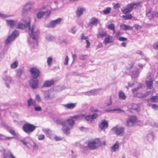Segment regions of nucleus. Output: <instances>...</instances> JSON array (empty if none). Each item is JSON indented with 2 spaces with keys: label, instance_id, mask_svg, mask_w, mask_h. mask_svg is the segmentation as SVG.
Wrapping results in <instances>:
<instances>
[{
  "label": "nucleus",
  "instance_id": "f257e3e1",
  "mask_svg": "<svg viewBox=\"0 0 158 158\" xmlns=\"http://www.w3.org/2000/svg\"><path fill=\"white\" fill-rule=\"evenodd\" d=\"M28 28L29 34L30 36L34 41L35 45L38 44V40L39 37L40 31L38 28L35 25L31 26L30 22L28 21L25 25L20 23L18 25V28L19 29Z\"/></svg>",
  "mask_w": 158,
  "mask_h": 158
},
{
  "label": "nucleus",
  "instance_id": "bb28decb",
  "mask_svg": "<svg viewBox=\"0 0 158 158\" xmlns=\"http://www.w3.org/2000/svg\"><path fill=\"white\" fill-rule=\"evenodd\" d=\"M54 96L51 95L48 92L46 91L45 93L44 98L47 100L52 99L54 98Z\"/></svg>",
  "mask_w": 158,
  "mask_h": 158
},
{
  "label": "nucleus",
  "instance_id": "3c124183",
  "mask_svg": "<svg viewBox=\"0 0 158 158\" xmlns=\"http://www.w3.org/2000/svg\"><path fill=\"white\" fill-rule=\"evenodd\" d=\"M69 59L68 56H66L65 60V62L64 63V64L65 65H67L68 64Z\"/></svg>",
  "mask_w": 158,
  "mask_h": 158
},
{
  "label": "nucleus",
  "instance_id": "7ed1b4c3",
  "mask_svg": "<svg viewBox=\"0 0 158 158\" xmlns=\"http://www.w3.org/2000/svg\"><path fill=\"white\" fill-rule=\"evenodd\" d=\"M37 127L28 123L25 124L22 127L23 130L26 133L30 134L35 130Z\"/></svg>",
  "mask_w": 158,
  "mask_h": 158
},
{
  "label": "nucleus",
  "instance_id": "ea45409f",
  "mask_svg": "<svg viewBox=\"0 0 158 158\" xmlns=\"http://www.w3.org/2000/svg\"><path fill=\"white\" fill-rule=\"evenodd\" d=\"M18 65V62L17 61H15L11 65V67L12 68L14 69L16 68Z\"/></svg>",
  "mask_w": 158,
  "mask_h": 158
},
{
  "label": "nucleus",
  "instance_id": "ddd939ff",
  "mask_svg": "<svg viewBox=\"0 0 158 158\" xmlns=\"http://www.w3.org/2000/svg\"><path fill=\"white\" fill-rule=\"evenodd\" d=\"M151 92L148 91L145 93H139L135 95V96L140 98H144L150 94Z\"/></svg>",
  "mask_w": 158,
  "mask_h": 158
},
{
  "label": "nucleus",
  "instance_id": "72a5a7b5",
  "mask_svg": "<svg viewBox=\"0 0 158 158\" xmlns=\"http://www.w3.org/2000/svg\"><path fill=\"white\" fill-rule=\"evenodd\" d=\"M16 77L17 78H19L22 74V70L20 69H18L16 70Z\"/></svg>",
  "mask_w": 158,
  "mask_h": 158
},
{
  "label": "nucleus",
  "instance_id": "f03ea898",
  "mask_svg": "<svg viewBox=\"0 0 158 158\" xmlns=\"http://www.w3.org/2000/svg\"><path fill=\"white\" fill-rule=\"evenodd\" d=\"M141 2H133L128 4L126 8L121 9L122 12L124 14L129 13L131 12L134 9H135L138 7L141 4Z\"/></svg>",
  "mask_w": 158,
  "mask_h": 158
},
{
  "label": "nucleus",
  "instance_id": "e2e57ef3",
  "mask_svg": "<svg viewBox=\"0 0 158 158\" xmlns=\"http://www.w3.org/2000/svg\"><path fill=\"white\" fill-rule=\"evenodd\" d=\"M152 16L153 18H155V17L158 18V12L152 14Z\"/></svg>",
  "mask_w": 158,
  "mask_h": 158
},
{
  "label": "nucleus",
  "instance_id": "5701e85b",
  "mask_svg": "<svg viewBox=\"0 0 158 158\" xmlns=\"http://www.w3.org/2000/svg\"><path fill=\"white\" fill-rule=\"evenodd\" d=\"M120 27L121 29L124 30H132V27L124 24L121 25Z\"/></svg>",
  "mask_w": 158,
  "mask_h": 158
},
{
  "label": "nucleus",
  "instance_id": "4c0bfd02",
  "mask_svg": "<svg viewBox=\"0 0 158 158\" xmlns=\"http://www.w3.org/2000/svg\"><path fill=\"white\" fill-rule=\"evenodd\" d=\"M98 115V114L96 113H94L92 115H90L91 121H92L93 119H96Z\"/></svg>",
  "mask_w": 158,
  "mask_h": 158
},
{
  "label": "nucleus",
  "instance_id": "a19ab883",
  "mask_svg": "<svg viewBox=\"0 0 158 158\" xmlns=\"http://www.w3.org/2000/svg\"><path fill=\"white\" fill-rule=\"evenodd\" d=\"M52 61L53 59L52 57H50L48 58L47 62L48 66H50L51 64Z\"/></svg>",
  "mask_w": 158,
  "mask_h": 158
},
{
  "label": "nucleus",
  "instance_id": "5fc2aeb1",
  "mask_svg": "<svg viewBox=\"0 0 158 158\" xmlns=\"http://www.w3.org/2000/svg\"><path fill=\"white\" fill-rule=\"evenodd\" d=\"M34 110L36 111H40L42 110V108L40 106H35L34 108Z\"/></svg>",
  "mask_w": 158,
  "mask_h": 158
},
{
  "label": "nucleus",
  "instance_id": "c03bdc74",
  "mask_svg": "<svg viewBox=\"0 0 158 158\" xmlns=\"http://www.w3.org/2000/svg\"><path fill=\"white\" fill-rule=\"evenodd\" d=\"M28 11H29L23 7L22 10V15L23 16L26 15Z\"/></svg>",
  "mask_w": 158,
  "mask_h": 158
},
{
  "label": "nucleus",
  "instance_id": "c9c22d12",
  "mask_svg": "<svg viewBox=\"0 0 158 158\" xmlns=\"http://www.w3.org/2000/svg\"><path fill=\"white\" fill-rule=\"evenodd\" d=\"M43 11H40L37 13V18L38 19H40L44 15Z\"/></svg>",
  "mask_w": 158,
  "mask_h": 158
},
{
  "label": "nucleus",
  "instance_id": "2f4dec72",
  "mask_svg": "<svg viewBox=\"0 0 158 158\" xmlns=\"http://www.w3.org/2000/svg\"><path fill=\"white\" fill-rule=\"evenodd\" d=\"M143 84H139V85L136 87L135 88L132 90V91L134 94H136L135 93L140 88H141L143 86Z\"/></svg>",
  "mask_w": 158,
  "mask_h": 158
},
{
  "label": "nucleus",
  "instance_id": "423d86ee",
  "mask_svg": "<svg viewBox=\"0 0 158 158\" xmlns=\"http://www.w3.org/2000/svg\"><path fill=\"white\" fill-rule=\"evenodd\" d=\"M56 123L58 124L62 125L64 127L62 128L63 132L66 135H68L69 133L70 128L66 126V121L60 119H58Z\"/></svg>",
  "mask_w": 158,
  "mask_h": 158
},
{
  "label": "nucleus",
  "instance_id": "9b49d317",
  "mask_svg": "<svg viewBox=\"0 0 158 158\" xmlns=\"http://www.w3.org/2000/svg\"><path fill=\"white\" fill-rule=\"evenodd\" d=\"M61 18H59L55 20L51 21L49 23L47 24L46 26L48 27L53 28L57 25L61 23Z\"/></svg>",
  "mask_w": 158,
  "mask_h": 158
},
{
  "label": "nucleus",
  "instance_id": "4be33fe9",
  "mask_svg": "<svg viewBox=\"0 0 158 158\" xmlns=\"http://www.w3.org/2000/svg\"><path fill=\"white\" fill-rule=\"evenodd\" d=\"M85 10V9L83 8H78L76 11V14L77 17H79L82 15L83 12Z\"/></svg>",
  "mask_w": 158,
  "mask_h": 158
},
{
  "label": "nucleus",
  "instance_id": "e433bc0d",
  "mask_svg": "<svg viewBox=\"0 0 158 158\" xmlns=\"http://www.w3.org/2000/svg\"><path fill=\"white\" fill-rule=\"evenodd\" d=\"M139 72L138 70L135 72H133L132 73V78H135L136 77H137L139 76Z\"/></svg>",
  "mask_w": 158,
  "mask_h": 158
},
{
  "label": "nucleus",
  "instance_id": "9d476101",
  "mask_svg": "<svg viewBox=\"0 0 158 158\" xmlns=\"http://www.w3.org/2000/svg\"><path fill=\"white\" fill-rule=\"evenodd\" d=\"M125 129L122 127H113L112 130L113 132L117 135L122 136L124 132Z\"/></svg>",
  "mask_w": 158,
  "mask_h": 158
},
{
  "label": "nucleus",
  "instance_id": "37998d69",
  "mask_svg": "<svg viewBox=\"0 0 158 158\" xmlns=\"http://www.w3.org/2000/svg\"><path fill=\"white\" fill-rule=\"evenodd\" d=\"M158 98V97L156 95L155 96H153L150 99V100L151 102H156V100Z\"/></svg>",
  "mask_w": 158,
  "mask_h": 158
},
{
  "label": "nucleus",
  "instance_id": "a211bd4d",
  "mask_svg": "<svg viewBox=\"0 0 158 158\" xmlns=\"http://www.w3.org/2000/svg\"><path fill=\"white\" fill-rule=\"evenodd\" d=\"M114 41V40L112 36L108 35L107 37H106L104 40V43L105 44L108 43H110L113 42Z\"/></svg>",
  "mask_w": 158,
  "mask_h": 158
},
{
  "label": "nucleus",
  "instance_id": "09e8293b",
  "mask_svg": "<svg viewBox=\"0 0 158 158\" xmlns=\"http://www.w3.org/2000/svg\"><path fill=\"white\" fill-rule=\"evenodd\" d=\"M45 137L44 135L43 134H40L38 136V139L40 140H43L44 139Z\"/></svg>",
  "mask_w": 158,
  "mask_h": 158
},
{
  "label": "nucleus",
  "instance_id": "79ce46f5",
  "mask_svg": "<svg viewBox=\"0 0 158 158\" xmlns=\"http://www.w3.org/2000/svg\"><path fill=\"white\" fill-rule=\"evenodd\" d=\"M90 110L92 113L97 112L98 111V110L97 109L95 108L94 106H92L90 107Z\"/></svg>",
  "mask_w": 158,
  "mask_h": 158
},
{
  "label": "nucleus",
  "instance_id": "49530a36",
  "mask_svg": "<svg viewBox=\"0 0 158 158\" xmlns=\"http://www.w3.org/2000/svg\"><path fill=\"white\" fill-rule=\"evenodd\" d=\"M87 57V55H81L80 56L79 58L81 60H85Z\"/></svg>",
  "mask_w": 158,
  "mask_h": 158
},
{
  "label": "nucleus",
  "instance_id": "69168bd1",
  "mask_svg": "<svg viewBox=\"0 0 158 158\" xmlns=\"http://www.w3.org/2000/svg\"><path fill=\"white\" fill-rule=\"evenodd\" d=\"M120 7V5L119 3H116L114 6V8L115 9H117Z\"/></svg>",
  "mask_w": 158,
  "mask_h": 158
},
{
  "label": "nucleus",
  "instance_id": "6ab92c4d",
  "mask_svg": "<svg viewBox=\"0 0 158 158\" xmlns=\"http://www.w3.org/2000/svg\"><path fill=\"white\" fill-rule=\"evenodd\" d=\"M146 83L148 89H152L153 85V81L152 78H150L148 80H146Z\"/></svg>",
  "mask_w": 158,
  "mask_h": 158
},
{
  "label": "nucleus",
  "instance_id": "864d4df0",
  "mask_svg": "<svg viewBox=\"0 0 158 158\" xmlns=\"http://www.w3.org/2000/svg\"><path fill=\"white\" fill-rule=\"evenodd\" d=\"M112 111H117L118 113H121V112H124V111L120 109H113Z\"/></svg>",
  "mask_w": 158,
  "mask_h": 158
},
{
  "label": "nucleus",
  "instance_id": "f8f14e48",
  "mask_svg": "<svg viewBox=\"0 0 158 158\" xmlns=\"http://www.w3.org/2000/svg\"><path fill=\"white\" fill-rule=\"evenodd\" d=\"M3 79L5 81L6 87L8 88H10V84H13L14 83V81L12 78L9 76H6L5 77H3Z\"/></svg>",
  "mask_w": 158,
  "mask_h": 158
},
{
  "label": "nucleus",
  "instance_id": "1a4fd4ad",
  "mask_svg": "<svg viewBox=\"0 0 158 158\" xmlns=\"http://www.w3.org/2000/svg\"><path fill=\"white\" fill-rule=\"evenodd\" d=\"M29 85L33 89H36L38 88L39 81L37 79L31 78L29 81Z\"/></svg>",
  "mask_w": 158,
  "mask_h": 158
},
{
  "label": "nucleus",
  "instance_id": "dca6fc26",
  "mask_svg": "<svg viewBox=\"0 0 158 158\" xmlns=\"http://www.w3.org/2000/svg\"><path fill=\"white\" fill-rule=\"evenodd\" d=\"M98 22L97 19L95 18H91L89 20V22L88 25L89 26L91 25H97L98 23Z\"/></svg>",
  "mask_w": 158,
  "mask_h": 158
},
{
  "label": "nucleus",
  "instance_id": "aec40b11",
  "mask_svg": "<svg viewBox=\"0 0 158 158\" xmlns=\"http://www.w3.org/2000/svg\"><path fill=\"white\" fill-rule=\"evenodd\" d=\"M99 126L100 129H102L105 127H107L108 123L105 120H104L99 124Z\"/></svg>",
  "mask_w": 158,
  "mask_h": 158
},
{
  "label": "nucleus",
  "instance_id": "de8ad7c7",
  "mask_svg": "<svg viewBox=\"0 0 158 158\" xmlns=\"http://www.w3.org/2000/svg\"><path fill=\"white\" fill-rule=\"evenodd\" d=\"M84 118L85 120L87 121H91L90 115H88L87 116H86L85 114V116H84Z\"/></svg>",
  "mask_w": 158,
  "mask_h": 158
},
{
  "label": "nucleus",
  "instance_id": "c85d7f7f",
  "mask_svg": "<svg viewBox=\"0 0 158 158\" xmlns=\"http://www.w3.org/2000/svg\"><path fill=\"white\" fill-rule=\"evenodd\" d=\"M4 127L6 128L7 130L13 135L15 136L16 135V134L14 130L12 129L8 126L5 125Z\"/></svg>",
  "mask_w": 158,
  "mask_h": 158
},
{
  "label": "nucleus",
  "instance_id": "8fccbe9b",
  "mask_svg": "<svg viewBox=\"0 0 158 158\" xmlns=\"http://www.w3.org/2000/svg\"><path fill=\"white\" fill-rule=\"evenodd\" d=\"M43 12H44V16H46V18L48 17L49 16V15H50V12L49 10H47L46 11H45V12L43 11Z\"/></svg>",
  "mask_w": 158,
  "mask_h": 158
},
{
  "label": "nucleus",
  "instance_id": "13d9d810",
  "mask_svg": "<svg viewBox=\"0 0 158 158\" xmlns=\"http://www.w3.org/2000/svg\"><path fill=\"white\" fill-rule=\"evenodd\" d=\"M153 48L154 49H158V42L157 43H155L153 44Z\"/></svg>",
  "mask_w": 158,
  "mask_h": 158
},
{
  "label": "nucleus",
  "instance_id": "39448f33",
  "mask_svg": "<svg viewBox=\"0 0 158 158\" xmlns=\"http://www.w3.org/2000/svg\"><path fill=\"white\" fill-rule=\"evenodd\" d=\"M19 31L17 30H15L6 40L5 41V44L7 45L10 44L19 35Z\"/></svg>",
  "mask_w": 158,
  "mask_h": 158
},
{
  "label": "nucleus",
  "instance_id": "2eb2a0df",
  "mask_svg": "<svg viewBox=\"0 0 158 158\" xmlns=\"http://www.w3.org/2000/svg\"><path fill=\"white\" fill-rule=\"evenodd\" d=\"M107 35L106 31L99 30L97 35V37L98 38H102L104 37H107Z\"/></svg>",
  "mask_w": 158,
  "mask_h": 158
},
{
  "label": "nucleus",
  "instance_id": "bf43d9fd",
  "mask_svg": "<svg viewBox=\"0 0 158 158\" xmlns=\"http://www.w3.org/2000/svg\"><path fill=\"white\" fill-rule=\"evenodd\" d=\"M86 42L87 44L86 47L87 48H88L90 46V42L87 40V39L86 40Z\"/></svg>",
  "mask_w": 158,
  "mask_h": 158
},
{
  "label": "nucleus",
  "instance_id": "b1692460",
  "mask_svg": "<svg viewBox=\"0 0 158 158\" xmlns=\"http://www.w3.org/2000/svg\"><path fill=\"white\" fill-rule=\"evenodd\" d=\"M63 105L68 109H72L76 106V104L75 103H70L64 104Z\"/></svg>",
  "mask_w": 158,
  "mask_h": 158
},
{
  "label": "nucleus",
  "instance_id": "338daca9",
  "mask_svg": "<svg viewBox=\"0 0 158 158\" xmlns=\"http://www.w3.org/2000/svg\"><path fill=\"white\" fill-rule=\"evenodd\" d=\"M76 31L75 28L74 27H72L71 28L70 32L73 34L75 33Z\"/></svg>",
  "mask_w": 158,
  "mask_h": 158
},
{
  "label": "nucleus",
  "instance_id": "6e6552de",
  "mask_svg": "<svg viewBox=\"0 0 158 158\" xmlns=\"http://www.w3.org/2000/svg\"><path fill=\"white\" fill-rule=\"evenodd\" d=\"M137 120L136 116L132 115L129 116L127 120V125L128 127H131L134 126Z\"/></svg>",
  "mask_w": 158,
  "mask_h": 158
},
{
  "label": "nucleus",
  "instance_id": "603ef678",
  "mask_svg": "<svg viewBox=\"0 0 158 158\" xmlns=\"http://www.w3.org/2000/svg\"><path fill=\"white\" fill-rule=\"evenodd\" d=\"M118 40L121 41H125L127 40V38L123 37H120L118 38Z\"/></svg>",
  "mask_w": 158,
  "mask_h": 158
},
{
  "label": "nucleus",
  "instance_id": "f704fd0d",
  "mask_svg": "<svg viewBox=\"0 0 158 158\" xmlns=\"http://www.w3.org/2000/svg\"><path fill=\"white\" fill-rule=\"evenodd\" d=\"M123 18L125 20L131 19L132 18V16L131 14H127L123 16Z\"/></svg>",
  "mask_w": 158,
  "mask_h": 158
},
{
  "label": "nucleus",
  "instance_id": "a18cd8bd",
  "mask_svg": "<svg viewBox=\"0 0 158 158\" xmlns=\"http://www.w3.org/2000/svg\"><path fill=\"white\" fill-rule=\"evenodd\" d=\"M108 28L111 30H114V29H115V27L114 24L113 23L110 24L108 26Z\"/></svg>",
  "mask_w": 158,
  "mask_h": 158
},
{
  "label": "nucleus",
  "instance_id": "a878e982",
  "mask_svg": "<svg viewBox=\"0 0 158 158\" xmlns=\"http://www.w3.org/2000/svg\"><path fill=\"white\" fill-rule=\"evenodd\" d=\"M74 124V121L72 119H68L66 121V126L68 124L69 126V127L70 128V129L72 128L73 125Z\"/></svg>",
  "mask_w": 158,
  "mask_h": 158
},
{
  "label": "nucleus",
  "instance_id": "6e6d98bb",
  "mask_svg": "<svg viewBox=\"0 0 158 158\" xmlns=\"http://www.w3.org/2000/svg\"><path fill=\"white\" fill-rule=\"evenodd\" d=\"M147 137H148V140H150L153 139V135L151 134H150L148 135Z\"/></svg>",
  "mask_w": 158,
  "mask_h": 158
},
{
  "label": "nucleus",
  "instance_id": "f3484780",
  "mask_svg": "<svg viewBox=\"0 0 158 158\" xmlns=\"http://www.w3.org/2000/svg\"><path fill=\"white\" fill-rule=\"evenodd\" d=\"M54 83L53 80L46 81H45L43 85V87H49L52 85Z\"/></svg>",
  "mask_w": 158,
  "mask_h": 158
},
{
  "label": "nucleus",
  "instance_id": "393cba45",
  "mask_svg": "<svg viewBox=\"0 0 158 158\" xmlns=\"http://www.w3.org/2000/svg\"><path fill=\"white\" fill-rule=\"evenodd\" d=\"M85 116V114H81L75 115L71 117V118H74L77 120H81L83 119Z\"/></svg>",
  "mask_w": 158,
  "mask_h": 158
},
{
  "label": "nucleus",
  "instance_id": "052dcab7",
  "mask_svg": "<svg viewBox=\"0 0 158 158\" xmlns=\"http://www.w3.org/2000/svg\"><path fill=\"white\" fill-rule=\"evenodd\" d=\"M112 103V101L111 99V98H110V99L109 101L106 102V104L107 106H108L109 105H110Z\"/></svg>",
  "mask_w": 158,
  "mask_h": 158
},
{
  "label": "nucleus",
  "instance_id": "4d7b16f0",
  "mask_svg": "<svg viewBox=\"0 0 158 158\" xmlns=\"http://www.w3.org/2000/svg\"><path fill=\"white\" fill-rule=\"evenodd\" d=\"M35 99L38 102H40L41 101V99L40 98V95L38 94H37L36 95Z\"/></svg>",
  "mask_w": 158,
  "mask_h": 158
},
{
  "label": "nucleus",
  "instance_id": "20e7f679",
  "mask_svg": "<svg viewBox=\"0 0 158 158\" xmlns=\"http://www.w3.org/2000/svg\"><path fill=\"white\" fill-rule=\"evenodd\" d=\"M101 142L99 139H96L92 141L88 142V145L89 148L91 150H94L100 146Z\"/></svg>",
  "mask_w": 158,
  "mask_h": 158
},
{
  "label": "nucleus",
  "instance_id": "7c9ffc66",
  "mask_svg": "<svg viewBox=\"0 0 158 158\" xmlns=\"http://www.w3.org/2000/svg\"><path fill=\"white\" fill-rule=\"evenodd\" d=\"M119 147V144L118 143L116 142L115 144L111 147V149L113 151L115 152L118 148Z\"/></svg>",
  "mask_w": 158,
  "mask_h": 158
},
{
  "label": "nucleus",
  "instance_id": "4468645a",
  "mask_svg": "<svg viewBox=\"0 0 158 158\" xmlns=\"http://www.w3.org/2000/svg\"><path fill=\"white\" fill-rule=\"evenodd\" d=\"M6 22L7 25L11 28H14L17 24V22L16 20H7Z\"/></svg>",
  "mask_w": 158,
  "mask_h": 158
},
{
  "label": "nucleus",
  "instance_id": "774afa93",
  "mask_svg": "<svg viewBox=\"0 0 158 158\" xmlns=\"http://www.w3.org/2000/svg\"><path fill=\"white\" fill-rule=\"evenodd\" d=\"M152 126L154 127H158V123H154L152 124Z\"/></svg>",
  "mask_w": 158,
  "mask_h": 158
},
{
  "label": "nucleus",
  "instance_id": "473e14b6",
  "mask_svg": "<svg viewBox=\"0 0 158 158\" xmlns=\"http://www.w3.org/2000/svg\"><path fill=\"white\" fill-rule=\"evenodd\" d=\"M111 10V8L107 7L102 10L103 13L104 15H107L110 13Z\"/></svg>",
  "mask_w": 158,
  "mask_h": 158
},
{
  "label": "nucleus",
  "instance_id": "412c9836",
  "mask_svg": "<svg viewBox=\"0 0 158 158\" xmlns=\"http://www.w3.org/2000/svg\"><path fill=\"white\" fill-rule=\"evenodd\" d=\"M34 2L29 1L27 2L24 6L23 7L30 11L31 9V6L33 5Z\"/></svg>",
  "mask_w": 158,
  "mask_h": 158
},
{
  "label": "nucleus",
  "instance_id": "680f3d73",
  "mask_svg": "<svg viewBox=\"0 0 158 158\" xmlns=\"http://www.w3.org/2000/svg\"><path fill=\"white\" fill-rule=\"evenodd\" d=\"M88 38V36H85L84 34L82 33L81 34V40H87Z\"/></svg>",
  "mask_w": 158,
  "mask_h": 158
},
{
  "label": "nucleus",
  "instance_id": "0eeeda50",
  "mask_svg": "<svg viewBox=\"0 0 158 158\" xmlns=\"http://www.w3.org/2000/svg\"><path fill=\"white\" fill-rule=\"evenodd\" d=\"M30 72L31 74V78L37 79L40 76V71L37 67L31 68L30 70Z\"/></svg>",
  "mask_w": 158,
  "mask_h": 158
},
{
  "label": "nucleus",
  "instance_id": "0e129e2a",
  "mask_svg": "<svg viewBox=\"0 0 158 158\" xmlns=\"http://www.w3.org/2000/svg\"><path fill=\"white\" fill-rule=\"evenodd\" d=\"M54 139L56 141H60L62 139L57 136H55L54 137Z\"/></svg>",
  "mask_w": 158,
  "mask_h": 158
},
{
  "label": "nucleus",
  "instance_id": "58836bf2",
  "mask_svg": "<svg viewBox=\"0 0 158 158\" xmlns=\"http://www.w3.org/2000/svg\"><path fill=\"white\" fill-rule=\"evenodd\" d=\"M46 39L48 41H50L54 39V37L51 35H47L46 36Z\"/></svg>",
  "mask_w": 158,
  "mask_h": 158
},
{
  "label": "nucleus",
  "instance_id": "c756f323",
  "mask_svg": "<svg viewBox=\"0 0 158 158\" xmlns=\"http://www.w3.org/2000/svg\"><path fill=\"white\" fill-rule=\"evenodd\" d=\"M118 97L121 100H124L126 98V97L125 94L122 91L120 92L118 95Z\"/></svg>",
  "mask_w": 158,
  "mask_h": 158
},
{
  "label": "nucleus",
  "instance_id": "cd10ccee",
  "mask_svg": "<svg viewBox=\"0 0 158 158\" xmlns=\"http://www.w3.org/2000/svg\"><path fill=\"white\" fill-rule=\"evenodd\" d=\"M27 106L29 107L31 106V105L35 106V102L31 98H30L27 100Z\"/></svg>",
  "mask_w": 158,
  "mask_h": 158
}]
</instances>
